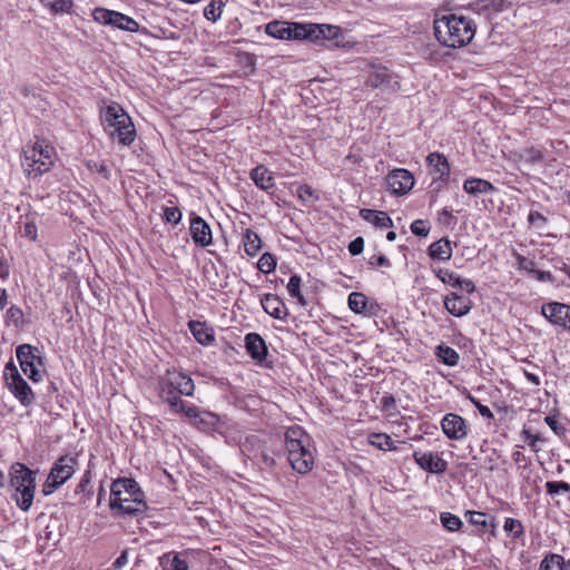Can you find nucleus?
Masks as SVG:
<instances>
[{
    "mask_svg": "<svg viewBox=\"0 0 570 570\" xmlns=\"http://www.w3.org/2000/svg\"><path fill=\"white\" fill-rule=\"evenodd\" d=\"M434 35L438 41L449 48H461L470 43L475 35V26L465 17L454 13L436 17Z\"/></svg>",
    "mask_w": 570,
    "mask_h": 570,
    "instance_id": "obj_1",
    "label": "nucleus"
},
{
    "mask_svg": "<svg viewBox=\"0 0 570 570\" xmlns=\"http://www.w3.org/2000/svg\"><path fill=\"white\" fill-rule=\"evenodd\" d=\"M285 445L291 466L301 474L308 473L314 465L309 438L303 428L294 425L285 432Z\"/></svg>",
    "mask_w": 570,
    "mask_h": 570,
    "instance_id": "obj_2",
    "label": "nucleus"
},
{
    "mask_svg": "<svg viewBox=\"0 0 570 570\" xmlns=\"http://www.w3.org/2000/svg\"><path fill=\"white\" fill-rule=\"evenodd\" d=\"M160 397L167 402L171 411L180 413L186 404L180 399V394L193 395L194 382L185 373L178 371H167L159 381Z\"/></svg>",
    "mask_w": 570,
    "mask_h": 570,
    "instance_id": "obj_3",
    "label": "nucleus"
},
{
    "mask_svg": "<svg viewBox=\"0 0 570 570\" xmlns=\"http://www.w3.org/2000/svg\"><path fill=\"white\" fill-rule=\"evenodd\" d=\"M55 148L46 140L36 138L22 149V167L30 178L48 173L55 163Z\"/></svg>",
    "mask_w": 570,
    "mask_h": 570,
    "instance_id": "obj_4",
    "label": "nucleus"
},
{
    "mask_svg": "<svg viewBox=\"0 0 570 570\" xmlns=\"http://www.w3.org/2000/svg\"><path fill=\"white\" fill-rule=\"evenodd\" d=\"M109 504L111 509H119L126 514L142 512L146 508L142 492L137 482L131 479H119L112 482Z\"/></svg>",
    "mask_w": 570,
    "mask_h": 570,
    "instance_id": "obj_5",
    "label": "nucleus"
},
{
    "mask_svg": "<svg viewBox=\"0 0 570 570\" xmlns=\"http://www.w3.org/2000/svg\"><path fill=\"white\" fill-rule=\"evenodd\" d=\"M10 484L14 490L17 505L24 512L32 505L36 491V475L22 463H14L10 469Z\"/></svg>",
    "mask_w": 570,
    "mask_h": 570,
    "instance_id": "obj_6",
    "label": "nucleus"
},
{
    "mask_svg": "<svg viewBox=\"0 0 570 570\" xmlns=\"http://www.w3.org/2000/svg\"><path fill=\"white\" fill-rule=\"evenodd\" d=\"M77 459L70 455L59 458L50 470L45 484V493L49 494L66 483L75 473Z\"/></svg>",
    "mask_w": 570,
    "mask_h": 570,
    "instance_id": "obj_7",
    "label": "nucleus"
},
{
    "mask_svg": "<svg viewBox=\"0 0 570 570\" xmlns=\"http://www.w3.org/2000/svg\"><path fill=\"white\" fill-rule=\"evenodd\" d=\"M16 354L22 372L31 381L40 382L42 373L38 367L43 365L40 351L29 344H22L18 346Z\"/></svg>",
    "mask_w": 570,
    "mask_h": 570,
    "instance_id": "obj_8",
    "label": "nucleus"
},
{
    "mask_svg": "<svg viewBox=\"0 0 570 570\" xmlns=\"http://www.w3.org/2000/svg\"><path fill=\"white\" fill-rule=\"evenodd\" d=\"M4 380L9 391L20 403L28 406L33 403L35 395L31 387L22 379L13 363H8L4 368Z\"/></svg>",
    "mask_w": 570,
    "mask_h": 570,
    "instance_id": "obj_9",
    "label": "nucleus"
},
{
    "mask_svg": "<svg viewBox=\"0 0 570 570\" xmlns=\"http://www.w3.org/2000/svg\"><path fill=\"white\" fill-rule=\"evenodd\" d=\"M92 18L96 22L104 26H112L120 30L137 32L139 30V23L132 18L106 8H96L92 11Z\"/></svg>",
    "mask_w": 570,
    "mask_h": 570,
    "instance_id": "obj_10",
    "label": "nucleus"
},
{
    "mask_svg": "<svg viewBox=\"0 0 570 570\" xmlns=\"http://www.w3.org/2000/svg\"><path fill=\"white\" fill-rule=\"evenodd\" d=\"M180 413H184L197 429L204 432H223L224 423L218 415L212 412L200 411L196 406L186 405L185 410H181Z\"/></svg>",
    "mask_w": 570,
    "mask_h": 570,
    "instance_id": "obj_11",
    "label": "nucleus"
},
{
    "mask_svg": "<svg viewBox=\"0 0 570 570\" xmlns=\"http://www.w3.org/2000/svg\"><path fill=\"white\" fill-rule=\"evenodd\" d=\"M385 183L393 195H405L413 188L414 177L407 169L396 168L387 174Z\"/></svg>",
    "mask_w": 570,
    "mask_h": 570,
    "instance_id": "obj_12",
    "label": "nucleus"
},
{
    "mask_svg": "<svg viewBox=\"0 0 570 570\" xmlns=\"http://www.w3.org/2000/svg\"><path fill=\"white\" fill-rule=\"evenodd\" d=\"M298 36H303L304 39H309L312 41L317 40H337L341 36V29L337 26L333 24H304V27L298 28Z\"/></svg>",
    "mask_w": 570,
    "mask_h": 570,
    "instance_id": "obj_13",
    "label": "nucleus"
},
{
    "mask_svg": "<svg viewBox=\"0 0 570 570\" xmlns=\"http://www.w3.org/2000/svg\"><path fill=\"white\" fill-rule=\"evenodd\" d=\"M396 75L390 71L386 67L372 66L366 85L372 88H387L392 91H396L400 88V83L396 79Z\"/></svg>",
    "mask_w": 570,
    "mask_h": 570,
    "instance_id": "obj_14",
    "label": "nucleus"
},
{
    "mask_svg": "<svg viewBox=\"0 0 570 570\" xmlns=\"http://www.w3.org/2000/svg\"><path fill=\"white\" fill-rule=\"evenodd\" d=\"M413 458L421 469L430 473L441 474L448 469V462L433 452L415 451Z\"/></svg>",
    "mask_w": 570,
    "mask_h": 570,
    "instance_id": "obj_15",
    "label": "nucleus"
},
{
    "mask_svg": "<svg viewBox=\"0 0 570 570\" xmlns=\"http://www.w3.org/2000/svg\"><path fill=\"white\" fill-rule=\"evenodd\" d=\"M109 136L114 141L124 146H130L134 142L136 129L129 115L121 117L119 124L109 130Z\"/></svg>",
    "mask_w": 570,
    "mask_h": 570,
    "instance_id": "obj_16",
    "label": "nucleus"
},
{
    "mask_svg": "<svg viewBox=\"0 0 570 570\" xmlns=\"http://www.w3.org/2000/svg\"><path fill=\"white\" fill-rule=\"evenodd\" d=\"M441 428L450 440H462L466 435L464 419L454 413H448L443 416Z\"/></svg>",
    "mask_w": 570,
    "mask_h": 570,
    "instance_id": "obj_17",
    "label": "nucleus"
},
{
    "mask_svg": "<svg viewBox=\"0 0 570 570\" xmlns=\"http://www.w3.org/2000/svg\"><path fill=\"white\" fill-rule=\"evenodd\" d=\"M189 230L196 245L207 247L213 243L212 229L202 217L195 215L190 219Z\"/></svg>",
    "mask_w": 570,
    "mask_h": 570,
    "instance_id": "obj_18",
    "label": "nucleus"
},
{
    "mask_svg": "<svg viewBox=\"0 0 570 570\" xmlns=\"http://www.w3.org/2000/svg\"><path fill=\"white\" fill-rule=\"evenodd\" d=\"M299 27H304V24L273 21L266 26L265 31L277 39H304L303 36L296 35Z\"/></svg>",
    "mask_w": 570,
    "mask_h": 570,
    "instance_id": "obj_19",
    "label": "nucleus"
},
{
    "mask_svg": "<svg viewBox=\"0 0 570 570\" xmlns=\"http://www.w3.org/2000/svg\"><path fill=\"white\" fill-rule=\"evenodd\" d=\"M245 347L250 357L257 363L263 364L267 356V346L263 337L257 333H248L245 336Z\"/></svg>",
    "mask_w": 570,
    "mask_h": 570,
    "instance_id": "obj_20",
    "label": "nucleus"
},
{
    "mask_svg": "<svg viewBox=\"0 0 570 570\" xmlns=\"http://www.w3.org/2000/svg\"><path fill=\"white\" fill-rule=\"evenodd\" d=\"M428 165L432 168L431 174L434 180L446 183L450 177V164L446 157L441 153H431L426 157Z\"/></svg>",
    "mask_w": 570,
    "mask_h": 570,
    "instance_id": "obj_21",
    "label": "nucleus"
},
{
    "mask_svg": "<svg viewBox=\"0 0 570 570\" xmlns=\"http://www.w3.org/2000/svg\"><path fill=\"white\" fill-rule=\"evenodd\" d=\"M261 302L264 311L274 318L284 320L288 314L283 299L275 294H265Z\"/></svg>",
    "mask_w": 570,
    "mask_h": 570,
    "instance_id": "obj_22",
    "label": "nucleus"
},
{
    "mask_svg": "<svg viewBox=\"0 0 570 570\" xmlns=\"http://www.w3.org/2000/svg\"><path fill=\"white\" fill-rule=\"evenodd\" d=\"M444 307L446 311L458 317L464 316L471 309V302L469 298L451 293L444 298Z\"/></svg>",
    "mask_w": 570,
    "mask_h": 570,
    "instance_id": "obj_23",
    "label": "nucleus"
},
{
    "mask_svg": "<svg viewBox=\"0 0 570 570\" xmlns=\"http://www.w3.org/2000/svg\"><path fill=\"white\" fill-rule=\"evenodd\" d=\"M566 308H567L566 304L552 302V303L542 305L541 313L551 323H553L556 325H560V326H567Z\"/></svg>",
    "mask_w": 570,
    "mask_h": 570,
    "instance_id": "obj_24",
    "label": "nucleus"
},
{
    "mask_svg": "<svg viewBox=\"0 0 570 570\" xmlns=\"http://www.w3.org/2000/svg\"><path fill=\"white\" fill-rule=\"evenodd\" d=\"M438 277L445 284H449L452 287L461 288L466 293H472L475 289V286L472 281L468 278H461L456 273L450 272L448 269H440L438 273Z\"/></svg>",
    "mask_w": 570,
    "mask_h": 570,
    "instance_id": "obj_25",
    "label": "nucleus"
},
{
    "mask_svg": "<svg viewBox=\"0 0 570 570\" xmlns=\"http://www.w3.org/2000/svg\"><path fill=\"white\" fill-rule=\"evenodd\" d=\"M128 114L124 110V108L117 104L112 102L101 110V120L106 126V129L111 130L117 124H119L121 117H126Z\"/></svg>",
    "mask_w": 570,
    "mask_h": 570,
    "instance_id": "obj_26",
    "label": "nucleus"
},
{
    "mask_svg": "<svg viewBox=\"0 0 570 570\" xmlns=\"http://www.w3.org/2000/svg\"><path fill=\"white\" fill-rule=\"evenodd\" d=\"M360 216L379 228H389L393 226V220L385 212L363 208L360 210Z\"/></svg>",
    "mask_w": 570,
    "mask_h": 570,
    "instance_id": "obj_27",
    "label": "nucleus"
},
{
    "mask_svg": "<svg viewBox=\"0 0 570 570\" xmlns=\"http://www.w3.org/2000/svg\"><path fill=\"white\" fill-rule=\"evenodd\" d=\"M188 327L196 341L203 345H209L215 338L213 328L208 327L206 323L190 321Z\"/></svg>",
    "mask_w": 570,
    "mask_h": 570,
    "instance_id": "obj_28",
    "label": "nucleus"
},
{
    "mask_svg": "<svg viewBox=\"0 0 570 570\" xmlns=\"http://www.w3.org/2000/svg\"><path fill=\"white\" fill-rule=\"evenodd\" d=\"M250 178L263 190H269L275 186L272 173L264 165L255 167L250 171Z\"/></svg>",
    "mask_w": 570,
    "mask_h": 570,
    "instance_id": "obj_29",
    "label": "nucleus"
},
{
    "mask_svg": "<svg viewBox=\"0 0 570 570\" xmlns=\"http://www.w3.org/2000/svg\"><path fill=\"white\" fill-rule=\"evenodd\" d=\"M463 189L470 195L489 194L495 190L492 183L481 178H468L463 183Z\"/></svg>",
    "mask_w": 570,
    "mask_h": 570,
    "instance_id": "obj_30",
    "label": "nucleus"
},
{
    "mask_svg": "<svg viewBox=\"0 0 570 570\" xmlns=\"http://www.w3.org/2000/svg\"><path fill=\"white\" fill-rule=\"evenodd\" d=\"M429 254L434 259L449 261L452 256L450 240L442 238L432 243L429 247Z\"/></svg>",
    "mask_w": 570,
    "mask_h": 570,
    "instance_id": "obj_31",
    "label": "nucleus"
},
{
    "mask_svg": "<svg viewBox=\"0 0 570 570\" xmlns=\"http://www.w3.org/2000/svg\"><path fill=\"white\" fill-rule=\"evenodd\" d=\"M465 517H468V520L471 524L487 528L488 525L491 527V533L494 535L495 533V524H494V518H489V515L484 512L480 511H466Z\"/></svg>",
    "mask_w": 570,
    "mask_h": 570,
    "instance_id": "obj_32",
    "label": "nucleus"
},
{
    "mask_svg": "<svg viewBox=\"0 0 570 570\" xmlns=\"http://www.w3.org/2000/svg\"><path fill=\"white\" fill-rule=\"evenodd\" d=\"M262 248V240L257 233L246 229L244 234V250L249 256H255Z\"/></svg>",
    "mask_w": 570,
    "mask_h": 570,
    "instance_id": "obj_33",
    "label": "nucleus"
},
{
    "mask_svg": "<svg viewBox=\"0 0 570 570\" xmlns=\"http://www.w3.org/2000/svg\"><path fill=\"white\" fill-rule=\"evenodd\" d=\"M368 443L383 451H395L393 440L385 433H372L368 435Z\"/></svg>",
    "mask_w": 570,
    "mask_h": 570,
    "instance_id": "obj_34",
    "label": "nucleus"
},
{
    "mask_svg": "<svg viewBox=\"0 0 570 570\" xmlns=\"http://www.w3.org/2000/svg\"><path fill=\"white\" fill-rule=\"evenodd\" d=\"M567 562L559 554L547 556L540 563V570H566Z\"/></svg>",
    "mask_w": 570,
    "mask_h": 570,
    "instance_id": "obj_35",
    "label": "nucleus"
},
{
    "mask_svg": "<svg viewBox=\"0 0 570 570\" xmlns=\"http://www.w3.org/2000/svg\"><path fill=\"white\" fill-rule=\"evenodd\" d=\"M348 307L354 313L361 314L367 306V297L360 292H353L348 295Z\"/></svg>",
    "mask_w": 570,
    "mask_h": 570,
    "instance_id": "obj_36",
    "label": "nucleus"
},
{
    "mask_svg": "<svg viewBox=\"0 0 570 570\" xmlns=\"http://www.w3.org/2000/svg\"><path fill=\"white\" fill-rule=\"evenodd\" d=\"M436 355L444 364L449 366L456 365L460 358L458 352L454 348L444 345L438 346Z\"/></svg>",
    "mask_w": 570,
    "mask_h": 570,
    "instance_id": "obj_37",
    "label": "nucleus"
},
{
    "mask_svg": "<svg viewBox=\"0 0 570 570\" xmlns=\"http://www.w3.org/2000/svg\"><path fill=\"white\" fill-rule=\"evenodd\" d=\"M301 277L298 275H292L287 284V291L292 297L297 298L301 306H306L307 302L301 293Z\"/></svg>",
    "mask_w": 570,
    "mask_h": 570,
    "instance_id": "obj_38",
    "label": "nucleus"
},
{
    "mask_svg": "<svg viewBox=\"0 0 570 570\" xmlns=\"http://www.w3.org/2000/svg\"><path fill=\"white\" fill-rule=\"evenodd\" d=\"M442 525L449 531H458L462 527L461 519L450 512H442L440 514Z\"/></svg>",
    "mask_w": 570,
    "mask_h": 570,
    "instance_id": "obj_39",
    "label": "nucleus"
},
{
    "mask_svg": "<svg viewBox=\"0 0 570 570\" xmlns=\"http://www.w3.org/2000/svg\"><path fill=\"white\" fill-rule=\"evenodd\" d=\"M222 0H212L209 4H207L204 9V16L206 19L212 21H217L222 16V7H223Z\"/></svg>",
    "mask_w": 570,
    "mask_h": 570,
    "instance_id": "obj_40",
    "label": "nucleus"
},
{
    "mask_svg": "<svg viewBox=\"0 0 570 570\" xmlns=\"http://www.w3.org/2000/svg\"><path fill=\"white\" fill-rule=\"evenodd\" d=\"M504 531L513 539H518L523 534V525L521 521L513 518H507L503 525Z\"/></svg>",
    "mask_w": 570,
    "mask_h": 570,
    "instance_id": "obj_41",
    "label": "nucleus"
},
{
    "mask_svg": "<svg viewBox=\"0 0 570 570\" xmlns=\"http://www.w3.org/2000/svg\"><path fill=\"white\" fill-rule=\"evenodd\" d=\"M257 267L262 273H271L276 267V261L269 253H264L258 259Z\"/></svg>",
    "mask_w": 570,
    "mask_h": 570,
    "instance_id": "obj_42",
    "label": "nucleus"
},
{
    "mask_svg": "<svg viewBox=\"0 0 570 570\" xmlns=\"http://www.w3.org/2000/svg\"><path fill=\"white\" fill-rule=\"evenodd\" d=\"M23 313L22 309L16 305H12L7 311V322L9 324L14 325L16 327H20L22 324Z\"/></svg>",
    "mask_w": 570,
    "mask_h": 570,
    "instance_id": "obj_43",
    "label": "nucleus"
},
{
    "mask_svg": "<svg viewBox=\"0 0 570 570\" xmlns=\"http://www.w3.org/2000/svg\"><path fill=\"white\" fill-rule=\"evenodd\" d=\"M546 489L549 494L553 495L560 492H569L570 484L564 481H548L546 483Z\"/></svg>",
    "mask_w": 570,
    "mask_h": 570,
    "instance_id": "obj_44",
    "label": "nucleus"
},
{
    "mask_svg": "<svg viewBox=\"0 0 570 570\" xmlns=\"http://www.w3.org/2000/svg\"><path fill=\"white\" fill-rule=\"evenodd\" d=\"M46 7L55 12L67 11L70 7V0H40Z\"/></svg>",
    "mask_w": 570,
    "mask_h": 570,
    "instance_id": "obj_45",
    "label": "nucleus"
},
{
    "mask_svg": "<svg viewBox=\"0 0 570 570\" xmlns=\"http://www.w3.org/2000/svg\"><path fill=\"white\" fill-rule=\"evenodd\" d=\"M87 168L91 171V173H98L100 174L104 178L108 179L109 178V169L107 168L106 164L104 161H96V160H88L87 161Z\"/></svg>",
    "mask_w": 570,
    "mask_h": 570,
    "instance_id": "obj_46",
    "label": "nucleus"
},
{
    "mask_svg": "<svg viewBox=\"0 0 570 570\" xmlns=\"http://www.w3.org/2000/svg\"><path fill=\"white\" fill-rule=\"evenodd\" d=\"M520 157L527 163L535 164L542 159V154L535 148H528L521 153Z\"/></svg>",
    "mask_w": 570,
    "mask_h": 570,
    "instance_id": "obj_47",
    "label": "nucleus"
},
{
    "mask_svg": "<svg viewBox=\"0 0 570 570\" xmlns=\"http://www.w3.org/2000/svg\"><path fill=\"white\" fill-rule=\"evenodd\" d=\"M297 195L304 202H312L317 199L315 190L308 185L299 186L297 189Z\"/></svg>",
    "mask_w": 570,
    "mask_h": 570,
    "instance_id": "obj_48",
    "label": "nucleus"
},
{
    "mask_svg": "<svg viewBox=\"0 0 570 570\" xmlns=\"http://www.w3.org/2000/svg\"><path fill=\"white\" fill-rule=\"evenodd\" d=\"M411 232L416 236H428L430 227L426 225V222L416 219L411 224Z\"/></svg>",
    "mask_w": 570,
    "mask_h": 570,
    "instance_id": "obj_49",
    "label": "nucleus"
},
{
    "mask_svg": "<svg viewBox=\"0 0 570 570\" xmlns=\"http://www.w3.org/2000/svg\"><path fill=\"white\" fill-rule=\"evenodd\" d=\"M254 459L261 462L265 468H273L276 463L275 459L263 449L254 454Z\"/></svg>",
    "mask_w": 570,
    "mask_h": 570,
    "instance_id": "obj_50",
    "label": "nucleus"
},
{
    "mask_svg": "<svg viewBox=\"0 0 570 570\" xmlns=\"http://www.w3.org/2000/svg\"><path fill=\"white\" fill-rule=\"evenodd\" d=\"M164 217L168 223L178 224L181 219V213L177 207H166Z\"/></svg>",
    "mask_w": 570,
    "mask_h": 570,
    "instance_id": "obj_51",
    "label": "nucleus"
},
{
    "mask_svg": "<svg viewBox=\"0 0 570 570\" xmlns=\"http://www.w3.org/2000/svg\"><path fill=\"white\" fill-rule=\"evenodd\" d=\"M518 265L521 271L532 275L535 272V263L532 259H528L523 256H518Z\"/></svg>",
    "mask_w": 570,
    "mask_h": 570,
    "instance_id": "obj_52",
    "label": "nucleus"
},
{
    "mask_svg": "<svg viewBox=\"0 0 570 570\" xmlns=\"http://www.w3.org/2000/svg\"><path fill=\"white\" fill-rule=\"evenodd\" d=\"M528 222L537 227V228H541L546 225L547 223V218L539 212H530L529 216H528Z\"/></svg>",
    "mask_w": 570,
    "mask_h": 570,
    "instance_id": "obj_53",
    "label": "nucleus"
},
{
    "mask_svg": "<svg viewBox=\"0 0 570 570\" xmlns=\"http://www.w3.org/2000/svg\"><path fill=\"white\" fill-rule=\"evenodd\" d=\"M22 235L30 240L37 239V225L32 220H28L23 225Z\"/></svg>",
    "mask_w": 570,
    "mask_h": 570,
    "instance_id": "obj_54",
    "label": "nucleus"
},
{
    "mask_svg": "<svg viewBox=\"0 0 570 570\" xmlns=\"http://www.w3.org/2000/svg\"><path fill=\"white\" fill-rule=\"evenodd\" d=\"M469 400L474 404V406L478 409L479 413L483 416V417H487V419H492L493 417V413L492 411L480 403V401H478L475 397L469 395Z\"/></svg>",
    "mask_w": 570,
    "mask_h": 570,
    "instance_id": "obj_55",
    "label": "nucleus"
},
{
    "mask_svg": "<svg viewBox=\"0 0 570 570\" xmlns=\"http://www.w3.org/2000/svg\"><path fill=\"white\" fill-rule=\"evenodd\" d=\"M364 248V239L362 237H357L352 240L348 245L350 253L355 256L363 252Z\"/></svg>",
    "mask_w": 570,
    "mask_h": 570,
    "instance_id": "obj_56",
    "label": "nucleus"
},
{
    "mask_svg": "<svg viewBox=\"0 0 570 570\" xmlns=\"http://www.w3.org/2000/svg\"><path fill=\"white\" fill-rule=\"evenodd\" d=\"M167 570H188V564L179 556H175L171 559L170 564L168 566Z\"/></svg>",
    "mask_w": 570,
    "mask_h": 570,
    "instance_id": "obj_57",
    "label": "nucleus"
},
{
    "mask_svg": "<svg viewBox=\"0 0 570 570\" xmlns=\"http://www.w3.org/2000/svg\"><path fill=\"white\" fill-rule=\"evenodd\" d=\"M370 265L386 266L391 265L390 261L384 255H374L368 259Z\"/></svg>",
    "mask_w": 570,
    "mask_h": 570,
    "instance_id": "obj_58",
    "label": "nucleus"
},
{
    "mask_svg": "<svg viewBox=\"0 0 570 570\" xmlns=\"http://www.w3.org/2000/svg\"><path fill=\"white\" fill-rule=\"evenodd\" d=\"M532 275L540 282H553V276L550 272L535 269Z\"/></svg>",
    "mask_w": 570,
    "mask_h": 570,
    "instance_id": "obj_59",
    "label": "nucleus"
},
{
    "mask_svg": "<svg viewBox=\"0 0 570 570\" xmlns=\"http://www.w3.org/2000/svg\"><path fill=\"white\" fill-rule=\"evenodd\" d=\"M128 562V551L127 550H124L121 552V554L115 560V562L112 563V567L115 569H120L122 568L126 563Z\"/></svg>",
    "mask_w": 570,
    "mask_h": 570,
    "instance_id": "obj_60",
    "label": "nucleus"
},
{
    "mask_svg": "<svg viewBox=\"0 0 570 570\" xmlns=\"http://www.w3.org/2000/svg\"><path fill=\"white\" fill-rule=\"evenodd\" d=\"M10 275V266L3 257L0 258V278L7 279Z\"/></svg>",
    "mask_w": 570,
    "mask_h": 570,
    "instance_id": "obj_61",
    "label": "nucleus"
},
{
    "mask_svg": "<svg viewBox=\"0 0 570 570\" xmlns=\"http://www.w3.org/2000/svg\"><path fill=\"white\" fill-rule=\"evenodd\" d=\"M440 219L446 224V225H450L452 223L455 222V218L454 216L452 215V212L449 210L448 208H443V210L441 212L440 214Z\"/></svg>",
    "mask_w": 570,
    "mask_h": 570,
    "instance_id": "obj_62",
    "label": "nucleus"
},
{
    "mask_svg": "<svg viewBox=\"0 0 570 570\" xmlns=\"http://www.w3.org/2000/svg\"><path fill=\"white\" fill-rule=\"evenodd\" d=\"M90 483V471H86L80 483L78 484V489L80 491H86L87 485Z\"/></svg>",
    "mask_w": 570,
    "mask_h": 570,
    "instance_id": "obj_63",
    "label": "nucleus"
},
{
    "mask_svg": "<svg viewBox=\"0 0 570 570\" xmlns=\"http://www.w3.org/2000/svg\"><path fill=\"white\" fill-rule=\"evenodd\" d=\"M382 405L385 410H390L395 406V399L393 396H384L382 399Z\"/></svg>",
    "mask_w": 570,
    "mask_h": 570,
    "instance_id": "obj_64",
    "label": "nucleus"
}]
</instances>
